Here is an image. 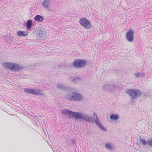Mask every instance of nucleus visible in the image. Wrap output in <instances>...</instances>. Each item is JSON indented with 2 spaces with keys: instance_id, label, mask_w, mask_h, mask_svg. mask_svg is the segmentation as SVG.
<instances>
[{
  "instance_id": "f257e3e1",
  "label": "nucleus",
  "mask_w": 152,
  "mask_h": 152,
  "mask_svg": "<svg viewBox=\"0 0 152 152\" xmlns=\"http://www.w3.org/2000/svg\"><path fill=\"white\" fill-rule=\"evenodd\" d=\"M61 112L63 114L65 115L69 118L74 117L75 119L84 120L90 123H93L94 121L96 124L102 130L104 131H105L106 130V129L99 122L97 115H96V119L95 120L94 118L88 115L80 112H73L67 110H62Z\"/></svg>"
},
{
  "instance_id": "f03ea898",
  "label": "nucleus",
  "mask_w": 152,
  "mask_h": 152,
  "mask_svg": "<svg viewBox=\"0 0 152 152\" xmlns=\"http://www.w3.org/2000/svg\"><path fill=\"white\" fill-rule=\"evenodd\" d=\"M126 94H128L132 100L136 99L140 96L141 92L140 91L137 89L130 88L126 90Z\"/></svg>"
},
{
  "instance_id": "7ed1b4c3",
  "label": "nucleus",
  "mask_w": 152,
  "mask_h": 152,
  "mask_svg": "<svg viewBox=\"0 0 152 152\" xmlns=\"http://www.w3.org/2000/svg\"><path fill=\"white\" fill-rule=\"evenodd\" d=\"M3 66L4 68L9 70H18L22 69V67L21 66L15 63H4L3 64Z\"/></svg>"
},
{
  "instance_id": "20e7f679",
  "label": "nucleus",
  "mask_w": 152,
  "mask_h": 152,
  "mask_svg": "<svg viewBox=\"0 0 152 152\" xmlns=\"http://www.w3.org/2000/svg\"><path fill=\"white\" fill-rule=\"evenodd\" d=\"M66 98L70 100H74L77 101H80L83 99V96L81 94L77 93H73L72 92L69 93L66 96Z\"/></svg>"
},
{
  "instance_id": "39448f33",
  "label": "nucleus",
  "mask_w": 152,
  "mask_h": 152,
  "mask_svg": "<svg viewBox=\"0 0 152 152\" xmlns=\"http://www.w3.org/2000/svg\"><path fill=\"white\" fill-rule=\"evenodd\" d=\"M86 61L82 59H77L75 60L72 63V65L75 68H80L84 67L86 64Z\"/></svg>"
},
{
  "instance_id": "423d86ee",
  "label": "nucleus",
  "mask_w": 152,
  "mask_h": 152,
  "mask_svg": "<svg viewBox=\"0 0 152 152\" xmlns=\"http://www.w3.org/2000/svg\"><path fill=\"white\" fill-rule=\"evenodd\" d=\"M117 85L114 83H106L103 86V88L104 90L109 92H112L117 87Z\"/></svg>"
},
{
  "instance_id": "0eeeda50",
  "label": "nucleus",
  "mask_w": 152,
  "mask_h": 152,
  "mask_svg": "<svg viewBox=\"0 0 152 152\" xmlns=\"http://www.w3.org/2000/svg\"><path fill=\"white\" fill-rule=\"evenodd\" d=\"M79 23L83 27L87 28H89L91 27V23L88 19L85 18H82L80 19Z\"/></svg>"
},
{
  "instance_id": "6e6552de",
  "label": "nucleus",
  "mask_w": 152,
  "mask_h": 152,
  "mask_svg": "<svg viewBox=\"0 0 152 152\" xmlns=\"http://www.w3.org/2000/svg\"><path fill=\"white\" fill-rule=\"evenodd\" d=\"M134 32L132 29H130L126 32V37L127 40L129 42H133L134 39Z\"/></svg>"
},
{
  "instance_id": "1a4fd4ad",
  "label": "nucleus",
  "mask_w": 152,
  "mask_h": 152,
  "mask_svg": "<svg viewBox=\"0 0 152 152\" xmlns=\"http://www.w3.org/2000/svg\"><path fill=\"white\" fill-rule=\"evenodd\" d=\"M46 37V34L44 31H39V34L37 36L38 39L45 40Z\"/></svg>"
},
{
  "instance_id": "9d476101",
  "label": "nucleus",
  "mask_w": 152,
  "mask_h": 152,
  "mask_svg": "<svg viewBox=\"0 0 152 152\" xmlns=\"http://www.w3.org/2000/svg\"><path fill=\"white\" fill-rule=\"evenodd\" d=\"M50 0H44L42 4L45 9H48L50 4Z\"/></svg>"
},
{
  "instance_id": "9b49d317",
  "label": "nucleus",
  "mask_w": 152,
  "mask_h": 152,
  "mask_svg": "<svg viewBox=\"0 0 152 152\" xmlns=\"http://www.w3.org/2000/svg\"><path fill=\"white\" fill-rule=\"evenodd\" d=\"M68 79L76 83H78L81 81V78L79 77L75 78L72 76H69L68 77Z\"/></svg>"
},
{
  "instance_id": "f8f14e48",
  "label": "nucleus",
  "mask_w": 152,
  "mask_h": 152,
  "mask_svg": "<svg viewBox=\"0 0 152 152\" xmlns=\"http://www.w3.org/2000/svg\"><path fill=\"white\" fill-rule=\"evenodd\" d=\"M28 32L27 31H20L17 33V35L19 37L26 36L28 35Z\"/></svg>"
},
{
  "instance_id": "ddd939ff",
  "label": "nucleus",
  "mask_w": 152,
  "mask_h": 152,
  "mask_svg": "<svg viewBox=\"0 0 152 152\" xmlns=\"http://www.w3.org/2000/svg\"><path fill=\"white\" fill-rule=\"evenodd\" d=\"M33 94L36 95L38 94L43 95L42 90L39 88L34 89Z\"/></svg>"
},
{
  "instance_id": "4468645a",
  "label": "nucleus",
  "mask_w": 152,
  "mask_h": 152,
  "mask_svg": "<svg viewBox=\"0 0 152 152\" xmlns=\"http://www.w3.org/2000/svg\"><path fill=\"white\" fill-rule=\"evenodd\" d=\"M34 19L35 21H37L39 22H41L43 21L44 19L42 16L37 15L35 17Z\"/></svg>"
},
{
  "instance_id": "2eb2a0df",
  "label": "nucleus",
  "mask_w": 152,
  "mask_h": 152,
  "mask_svg": "<svg viewBox=\"0 0 152 152\" xmlns=\"http://www.w3.org/2000/svg\"><path fill=\"white\" fill-rule=\"evenodd\" d=\"M119 115L118 114L114 113L110 115V118L112 120H117L119 118Z\"/></svg>"
},
{
  "instance_id": "dca6fc26",
  "label": "nucleus",
  "mask_w": 152,
  "mask_h": 152,
  "mask_svg": "<svg viewBox=\"0 0 152 152\" xmlns=\"http://www.w3.org/2000/svg\"><path fill=\"white\" fill-rule=\"evenodd\" d=\"M106 148L109 149H114L115 147L114 145L112 143H106L105 144Z\"/></svg>"
},
{
  "instance_id": "f3484780",
  "label": "nucleus",
  "mask_w": 152,
  "mask_h": 152,
  "mask_svg": "<svg viewBox=\"0 0 152 152\" xmlns=\"http://www.w3.org/2000/svg\"><path fill=\"white\" fill-rule=\"evenodd\" d=\"M145 75L144 72L141 73L140 72L135 73L134 75V76L136 77H144Z\"/></svg>"
},
{
  "instance_id": "a211bd4d",
  "label": "nucleus",
  "mask_w": 152,
  "mask_h": 152,
  "mask_svg": "<svg viewBox=\"0 0 152 152\" xmlns=\"http://www.w3.org/2000/svg\"><path fill=\"white\" fill-rule=\"evenodd\" d=\"M33 89L29 88H24V91L27 94H33Z\"/></svg>"
},
{
  "instance_id": "6ab92c4d",
  "label": "nucleus",
  "mask_w": 152,
  "mask_h": 152,
  "mask_svg": "<svg viewBox=\"0 0 152 152\" xmlns=\"http://www.w3.org/2000/svg\"><path fill=\"white\" fill-rule=\"evenodd\" d=\"M33 24L32 22L30 20H27L26 23V27L28 28H30Z\"/></svg>"
},
{
  "instance_id": "aec40b11",
  "label": "nucleus",
  "mask_w": 152,
  "mask_h": 152,
  "mask_svg": "<svg viewBox=\"0 0 152 152\" xmlns=\"http://www.w3.org/2000/svg\"><path fill=\"white\" fill-rule=\"evenodd\" d=\"M57 87L60 89H62L64 90L65 88V87L64 86L61 84H58L57 85Z\"/></svg>"
},
{
  "instance_id": "412c9836",
  "label": "nucleus",
  "mask_w": 152,
  "mask_h": 152,
  "mask_svg": "<svg viewBox=\"0 0 152 152\" xmlns=\"http://www.w3.org/2000/svg\"><path fill=\"white\" fill-rule=\"evenodd\" d=\"M141 144L143 145L146 146L148 144L147 142L145 139H142L140 140Z\"/></svg>"
},
{
  "instance_id": "4be33fe9",
  "label": "nucleus",
  "mask_w": 152,
  "mask_h": 152,
  "mask_svg": "<svg viewBox=\"0 0 152 152\" xmlns=\"http://www.w3.org/2000/svg\"><path fill=\"white\" fill-rule=\"evenodd\" d=\"M147 143L149 146L152 147V138L148 140Z\"/></svg>"
},
{
  "instance_id": "5701e85b",
  "label": "nucleus",
  "mask_w": 152,
  "mask_h": 152,
  "mask_svg": "<svg viewBox=\"0 0 152 152\" xmlns=\"http://www.w3.org/2000/svg\"><path fill=\"white\" fill-rule=\"evenodd\" d=\"M70 141L71 143V145H74L75 144V140L73 139H71L69 140Z\"/></svg>"
},
{
  "instance_id": "b1692460",
  "label": "nucleus",
  "mask_w": 152,
  "mask_h": 152,
  "mask_svg": "<svg viewBox=\"0 0 152 152\" xmlns=\"http://www.w3.org/2000/svg\"><path fill=\"white\" fill-rule=\"evenodd\" d=\"M151 126L152 127V122L151 123Z\"/></svg>"
},
{
  "instance_id": "393cba45",
  "label": "nucleus",
  "mask_w": 152,
  "mask_h": 152,
  "mask_svg": "<svg viewBox=\"0 0 152 152\" xmlns=\"http://www.w3.org/2000/svg\"><path fill=\"white\" fill-rule=\"evenodd\" d=\"M57 152L56 151V152Z\"/></svg>"
}]
</instances>
